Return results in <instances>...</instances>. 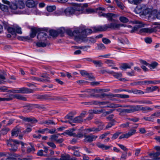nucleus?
Here are the masks:
<instances>
[{"label":"nucleus","instance_id":"09e8293b","mask_svg":"<svg viewBox=\"0 0 160 160\" xmlns=\"http://www.w3.org/2000/svg\"><path fill=\"white\" fill-rule=\"evenodd\" d=\"M121 68L123 69L130 68H131V66L128 63H124L122 64Z\"/></svg>","mask_w":160,"mask_h":160},{"label":"nucleus","instance_id":"bb28decb","mask_svg":"<svg viewBox=\"0 0 160 160\" xmlns=\"http://www.w3.org/2000/svg\"><path fill=\"white\" fill-rule=\"evenodd\" d=\"M158 87L156 86H152V87H147L146 90L147 91V92H153L156 90L158 89Z\"/></svg>","mask_w":160,"mask_h":160},{"label":"nucleus","instance_id":"052dcab7","mask_svg":"<svg viewBox=\"0 0 160 160\" xmlns=\"http://www.w3.org/2000/svg\"><path fill=\"white\" fill-rule=\"evenodd\" d=\"M102 42L105 44H108L111 42V41L110 40L105 38H103L102 39Z\"/></svg>","mask_w":160,"mask_h":160},{"label":"nucleus","instance_id":"c85d7f7f","mask_svg":"<svg viewBox=\"0 0 160 160\" xmlns=\"http://www.w3.org/2000/svg\"><path fill=\"white\" fill-rule=\"evenodd\" d=\"M142 83H144V84L147 83L148 84H157L160 83V80L144 81L143 82H142Z\"/></svg>","mask_w":160,"mask_h":160},{"label":"nucleus","instance_id":"4468645a","mask_svg":"<svg viewBox=\"0 0 160 160\" xmlns=\"http://www.w3.org/2000/svg\"><path fill=\"white\" fill-rule=\"evenodd\" d=\"M80 30V35H79L81 37H86L85 36H82V35L85 34V35H88L92 33V29L90 28H87L85 29L84 30L82 31L80 28H77L75 30Z\"/></svg>","mask_w":160,"mask_h":160},{"label":"nucleus","instance_id":"7ed1b4c3","mask_svg":"<svg viewBox=\"0 0 160 160\" xmlns=\"http://www.w3.org/2000/svg\"><path fill=\"white\" fill-rule=\"evenodd\" d=\"M7 145L8 147H11L9 148L10 150L12 152H16L18 149V145L21 144L22 146H24V143L21 142H19L17 140L9 139L7 141Z\"/></svg>","mask_w":160,"mask_h":160},{"label":"nucleus","instance_id":"ea45409f","mask_svg":"<svg viewBox=\"0 0 160 160\" xmlns=\"http://www.w3.org/2000/svg\"><path fill=\"white\" fill-rule=\"evenodd\" d=\"M98 49L99 50H103L106 48L105 46L102 43L97 44Z\"/></svg>","mask_w":160,"mask_h":160},{"label":"nucleus","instance_id":"774afa93","mask_svg":"<svg viewBox=\"0 0 160 160\" xmlns=\"http://www.w3.org/2000/svg\"><path fill=\"white\" fill-rule=\"evenodd\" d=\"M6 75V72L4 71H3L2 72L0 73V78L2 79H5V77Z\"/></svg>","mask_w":160,"mask_h":160},{"label":"nucleus","instance_id":"a211bd4d","mask_svg":"<svg viewBox=\"0 0 160 160\" xmlns=\"http://www.w3.org/2000/svg\"><path fill=\"white\" fill-rule=\"evenodd\" d=\"M133 103L137 104H152V102L148 100H136L132 102Z\"/></svg>","mask_w":160,"mask_h":160},{"label":"nucleus","instance_id":"49530a36","mask_svg":"<svg viewBox=\"0 0 160 160\" xmlns=\"http://www.w3.org/2000/svg\"><path fill=\"white\" fill-rule=\"evenodd\" d=\"M35 151V149L32 146L31 147H28L27 149V153H33Z\"/></svg>","mask_w":160,"mask_h":160},{"label":"nucleus","instance_id":"37998d69","mask_svg":"<svg viewBox=\"0 0 160 160\" xmlns=\"http://www.w3.org/2000/svg\"><path fill=\"white\" fill-rule=\"evenodd\" d=\"M58 34V32L55 30H52L50 31V34L53 37L57 36Z\"/></svg>","mask_w":160,"mask_h":160},{"label":"nucleus","instance_id":"6ab92c4d","mask_svg":"<svg viewBox=\"0 0 160 160\" xmlns=\"http://www.w3.org/2000/svg\"><path fill=\"white\" fill-rule=\"evenodd\" d=\"M78 148L76 146H73L72 147H69L68 149L70 150H72L74 151L73 153V155L76 157L80 156V154L78 150H77Z\"/></svg>","mask_w":160,"mask_h":160},{"label":"nucleus","instance_id":"6e6552de","mask_svg":"<svg viewBox=\"0 0 160 160\" xmlns=\"http://www.w3.org/2000/svg\"><path fill=\"white\" fill-rule=\"evenodd\" d=\"M113 22L109 24H106V30L108 28H110L114 30H119L118 23V21L115 20L113 21Z\"/></svg>","mask_w":160,"mask_h":160},{"label":"nucleus","instance_id":"a18cd8bd","mask_svg":"<svg viewBox=\"0 0 160 160\" xmlns=\"http://www.w3.org/2000/svg\"><path fill=\"white\" fill-rule=\"evenodd\" d=\"M160 116V111L156 112L154 113L151 115V117H152L153 119L154 118L159 117Z\"/></svg>","mask_w":160,"mask_h":160},{"label":"nucleus","instance_id":"39448f33","mask_svg":"<svg viewBox=\"0 0 160 160\" xmlns=\"http://www.w3.org/2000/svg\"><path fill=\"white\" fill-rule=\"evenodd\" d=\"M72 5L75 6V7L73 8L68 7L64 10V13L66 16H69L76 14L77 12L79 11L78 4L72 3Z\"/></svg>","mask_w":160,"mask_h":160},{"label":"nucleus","instance_id":"dca6fc26","mask_svg":"<svg viewBox=\"0 0 160 160\" xmlns=\"http://www.w3.org/2000/svg\"><path fill=\"white\" fill-rule=\"evenodd\" d=\"M106 24L103 26H98L97 27H94L92 28L93 32H102L106 30Z\"/></svg>","mask_w":160,"mask_h":160},{"label":"nucleus","instance_id":"e433bc0d","mask_svg":"<svg viewBox=\"0 0 160 160\" xmlns=\"http://www.w3.org/2000/svg\"><path fill=\"white\" fill-rule=\"evenodd\" d=\"M158 65V63L156 62H153L151 64H148V67L151 69H154L156 68Z\"/></svg>","mask_w":160,"mask_h":160},{"label":"nucleus","instance_id":"5701e85b","mask_svg":"<svg viewBox=\"0 0 160 160\" xmlns=\"http://www.w3.org/2000/svg\"><path fill=\"white\" fill-rule=\"evenodd\" d=\"M26 6L29 8H32L35 6V2L33 0H28L26 2Z\"/></svg>","mask_w":160,"mask_h":160},{"label":"nucleus","instance_id":"f704fd0d","mask_svg":"<svg viewBox=\"0 0 160 160\" xmlns=\"http://www.w3.org/2000/svg\"><path fill=\"white\" fill-rule=\"evenodd\" d=\"M59 135H60V134H53L51 135L50 138L51 140L56 142L58 138Z\"/></svg>","mask_w":160,"mask_h":160},{"label":"nucleus","instance_id":"7c9ffc66","mask_svg":"<svg viewBox=\"0 0 160 160\" xmlns=\"http://www.w3.org/2000/svg\"><path fill=\"white\" fill-rule=\"evenodd\" d=\"M55 160H70V155L68 154L62 155L60 159L55 158Z\"/></svg>","mask_w":160,"mask_h":160},{"label":"nucleus","instance_id":"473e14b6","mask_svg":"<svg viewBox=\"0 0 160 160\" xmlns=\"http://www.w3.org/2000/svg\"><path fill=\"white\" fill-rule=\"evenodd\" d=\"M130 93H133L135 94H143L144 93V92L142 91L137 89L132 90L129 91Z\"/></svg>","mask_w":160,"mask_h":160},{"label":"nucleus","instance_id":"de8ad7c7","mask_svg":"<svg viewBox=\"0 0 160 160\" xmlns=\"http://www.w3.org/2000/svg\"><path fill=\"white\" fill-rule=\"evenodd\" d=\"M86 131L88 132H98L97 130V128H96L95 127L87 128L86 129Z\"/></svg>","mask_w":160,"mask_h":160},{"label":"nucleus","instance_id":"f257e3e1","mask_svg":"<svg viewBox=\"0 0 160 160\" xmlns=\"http://www.w3.org/2000/svg\"><path fill=\"white\" fill-rule=\"evenodd\" d=\"M80 30L77 29L74 30L72 32L71 30L68 29L66 31L67 33L71 36H74V40L77 42H79L89 41L90 43H94L96 42L95 39L93 38L90 37L87 38L86 37L80 36Z\"/></svg>","mask_w":160,"mask_h":160},{"label":"nucleus","instance_id":"20e7f679","mask_svg":"<svg viewBox=\"0 0 160 160\" xmlns=\"http://www.w3.org/2000/svg\"><path fill=\"white\" fill-rule=\"evenodd\" d=\"M25 7L24 2L22 0H19L14 2H12L10 4V8L12 10L22 9Z\"/></svg>","mask_w":160,"mask_h":160},{"label":"nucleus","instance_id":"4c0bfd02","mask_svg":"<svg viewBox=\"0 0 160 160\" xmlns=\"http://www.w3.org/2000/svg\"><path fill=\"white\" fill-rule=\"evenodd\" d=\"M10 129L8 128H4L1 130L0 134L2 135L6 134Z\"/></svg>","mask_w":160,"mask_h":160},{"label":"nucleus","instance_id":"423d86ee","mask_svg":"<svg viewBox=\"0 0 160 160\" xmlns=\"http://www.w3.org/2000/svg\"><path fill=\"white\" fill-rule=\"evenodd\" d=\"M132 22L133 24H135L137 25L136 26L132 28V29L130 31V32L133 33L137 31L138 29L142 27H144V24L142 22L138 20H134L132 21Z\"/></svg>","mask_w":160,"mask_h":160},{"label":"nucleus","instance_id":"2eb2a0df","mask_svg":"<svg viewBox=\"0 0 160 160\" xmlns=\"http://www.w3.org/2000/svg\"><path fill=\"white\" fill-rule=\"evenodd\" d=\"M20 118L24 121L30 122L31 123H36L38 122V120L34 118L33 117H25L22 116L19 117Z\"/></svg>","mask_w":160,"mask_h":160},{"label":"nucleus","instance_id":"393cba45","mask_svg":"<svg viewBox=\"0 0 160 160\" xmlns=\"http://www.w3.org/2000/svg\"><path fill=\"white\" fill-rule=\"evenodd\" d=\"M150 157L152 158V160H158V157L159 156V153L157 152H151L149 154Z\"/></svg>","mask_w":160,"mask_h":160},{"label":"nucleus","instance_id":"79ce46f5","mask_svg":"<svg viewBox=\"0 0 160 160\" xmlns=\"http://www.w3.org/2000/svg\"><path fill=\"white\" fill-rule=\"evenodd\" d=\"M7 30L8 32L11 33L12 35L15 34V27L14 28L8 27Z\"/></svg>","mask_w":160,"mask_h":160},{"label":"nucleus","instance_id":"13d9d810","mask_svg":"<svg viewBox=\"0 0 160 160\" xmlns=\"http://www.w3.org/2000/svg\"><path fill=\"white\" fill-rule=\"evenodd\" d=\"M127 157V152L125 153H122L120 159V160H125Z\"/></svg>","mask_w":160,"mask_h":160},{"label":"nucleus","instance_id":"9b49d317","mask_svg":"<svg viewBox=\"0 0 160 160\" xmlns=\"http://www.w3.org/2000/svg\"><path fill=\"white\" fill-rule=\"evenodd\" d=\"M136 130L135 129H132L130 130L128 133L124 134H123L121 135L119 138L120 139L124 138H128L131 136L134 135L136 132Z\"/></svg>","mask_w":160,"mask_h":160},{"label":"nucleus","instance_id":"6e6d98bb","mask_svg":"<svg viewBox=\"0 0 160 160\" xmlns=\"http://www.w3.org/2000/svg\"><path fill=\"white\" fill-rule=\"evenodd\" d=\"M112 72L108 70L102 69L100 71V73L103 74L107 72L109 74L112 73Z\"/></svg>","mask_w":160,"mask_h":160},{"label":"nucleus","instance_id":"ddd939ff","mask_svg":"<svg viewBox=\"0 0 160 160\" xmlns=\"http://www.w3.org/2000/svg\"><path fill=\"white\" fill-rule=\"evenodd\" d=\"M153 108H150L148 106L142 107V106L137 105H136L137 111L142 110L144 112H146L148 111H152L153 110Z\"/></svg>","mask_w":160,"mask_h":160},{"label":"nucleus","instance_id":"f3484780","mask_svg":"<svg viewBox=\"0 0 160 160\" xmlns=\"http://www.w3.org/2000/svg\"><path fill=\"white\" fill-rule=\"evenodd\" d=\"M145 8V5L141 4L137 6L134 9V12L136 14L141 13L142 14L143 9Z\"/></svg>","mask_w":160,"mask_h":160},{"label":"nucleus","instance_id":"a878e982","mask_svg":"<svg viewBox=\"0 0 160 160\" xmlns=\"http://www.w3.org/2000/svg\"><path fill=\"white\" fill-rule=\"evenodd\" d=\"M112 97H118V98H129V96L128 95L126 94H112L110 96Z\"/></svg>","mask_w":160,"mask_h":160},{"label":"nucleus","instance_id":"4d7b16f0","mask_svg":"<svg viewBox=\"0 0 160 160\" xmlns=\"http://www.w3.org/2000/svg\"><path fill=\"white\" fill-rule=\"evenodd\" d=\"M118 40L120 42V43L122 44H128L129 43V41L127 39H126L125 40H124L122 39H120L118 38Z\"/></svg>","mask_w":160,"mask_h":160},{"label":"nucleus","instance_id":"8fccbe9b","mask_svg":"<svg viewBox=\"0 0 160 160\" xmlns=\"http://www.w3.org/2000/svg\"><path fill=\"white\" fill-rule=\"evenodd\" d=\"M121 133L120 132H117L114 134L112 137L111 139L112 140H113L117 138L119 135Z\"/></svg>","mask_w":160,"mask_h":160},{"label":"nucleus","instance_id":"b1692460","mask_svg":"<svg viewBox=\"0 0 160 160\" xmlns=\"http://www.w3.org/2000/svg\"><path fill=\"white\" fill-rule=\"evenodd\" d=\"M20 132L19 129L17 126H16L13 129L12 131V136H17Z\"/></svg>","mask_w":160,"mask_h":160},{"label":"nucleus","instance_id":"aec40b11","mask_svg":"<svg viewBox=\"0 0 160 160\" xmlns=\"http://www.w3.org/2000/svg\"><path fill=\"white\" fill-rule=\"evenodd\" d=\"M11 96L13 98H16L18 100L23 101H26L27 98L26 97L21 94H15L11 95Z\"/></svg>","mask_w":160,"mask_h":160},{"label":"nucleus","instance_id":"3c124183","mask_svg":"<svg viewBox=\"0 0 160 160\" xmlns=\"http://www.w3.org/2000/svg\"><path fill=\"white\" fill-rule=\"evenodd\" d=\"M129 3L134 4L137 5L139 3V0H128Z\"/></svg>","mask_w":160,"mask_h":160},{"label":"nucleus","instance_id":"bf43d9fd","mask_svg":"<svg viewBox=\"0 0 160 160\" xmlns=\"http://www.w3.org/2000/svg\"><path fill=\"white\" fill-rule=\"evenodd\" d=\"M105 62L108 64L109 66H112L114 64L113 61L111 60H107L105 61Z\"/></svg>","mask_w":160,"mask_h":160},{"label":"nucleus","instance_id":"f8f14e48","mask_svg":"<svg viewBox=\"0 0 160 160\" xmlns=\"http://www.w3.org/2000/svg\"><path fill=\"white\" fill-rule=\"evenodd\" d=\"M158 28V27H156L152 28H142L140 30L139 33L140 34L143 32L149 33H151L156 31L157 30H156V28Z\"/></svg>","mask_w":160,"mask_h":160},{"label":"nucleus","instance_id":"58836bf2","mask_svg":"<svg viewBox=\"0 0 160 160\" xmlns=\"http://www.w3.org/2000/svg\"><path fill=\"white\" fill-rule=\"evenodd\" d=\"M119 19L121 22L123 23H127L129 21L128 18L124 16L120 17Z\"/></svg>","mask_w":160,"mask_h":160},{"label":"nucleus","instance_id":"a19ab883","mask_svg":"<svg viewBox=\"0 0 160 160\" xmlns=\"http://www.w3.org/2000/svg\"><path fill=\"white\" fill-rule=\"evenodd\" d=\"M145 9H143V10L142 14L146 15L149 13L150 10L146 5H145Z\"/></svg>","mask_w":160,"mask_h":160},{"label":"nucleus","instance_id":"4be33fe9","mask_svg":"<svg viewBox=\"0 0 160 160\" xmlns=\"http://www.w3.org/2000/svg\"><path fill=\"white\" fill-rule=\"evenodd\" d=\"M31 32L30 34V37L31 38H34L37 33H38L40 31L39 28H32L31 29Z\"/></svg>","mask_w":160,"mask_h":160},{"label":"nucleus","instance_id":"69168bd1","mask_svg":"<svg viewBox=\"0 0 160 160\" xmlns=\"http://www.w3.org/2000/svg\"><path fill=\"white\" fill-rule=\"evenodd\" d=\"M86 78H88L89 80H92L94 79V77L91 74L88 73L86 75Z\"/></svg>","mask_w":160,"mask_h":160},{"label":"nucleus","instance_id":"680f3d73","mask_svg":"<svg viewBox=\"0 0 160 160\" xmlns=\"http://www.w3.org/2000/svg\"><path fill=\"white\" fill-rule=\"evenodd\" d=\"M47 144L52 147L53 148H56V146L55 144L53 142H47Z\"/></svg>","mask_w":160,"mask_h":160},{"label":"nucleus","instance_id":"cd10ccee","mask_svg":"<svg viewBox=\"0 0 160 160\" xmlns=\"http://www.w3.org/2000/svg\"><path fill=\"white\" fill-rule=\"evenodd\" d=\"M67 134L70 136H73L76 135V134L75 133L72 132V130H68L66 131V132L62 133V134L65 135Z\"/></svg>","mask_w":160,"mask_h":160},{"label":"nucleus","instance_id":"5fc2aeb1","mask_svg":"<svg viewBox=\"0 0 160 160\" xmlns=\"http://www.w3.org/2000/svg\"><path fill=\"white\" fill-rule=\"evenodd\" d=\"M47 128H46L42 129H40L37 131H36L35 132L38 133H41V134H44L45 132H47Z\"/></svg>","mask_w":160,"mask_h":160},{"label":"nucleus","instance_id":"c756f323","mask_svg":"<svg viewBox=\"0 0 160 160\" xmlns=\"http://www.w3.org/2000/svg\"><path fill=\"white\" fill-rule=\"evenodd\" d=\"M72 122L75 123H79L83 122V119L82 117L79 116L75 117L72 119Z\"/></svg>","mask_w":160,"mask_h":160},{"label":"nucleus","instance_id":"0e129e2a","mask_svg":"<svg viewBox=\"0 0 160 160\" xmlns=\"http://www.w3.org/2000/svg\"><path fill=\"white\" fill-rule=\"evenodd\" d=\"M56 131V129L55 128L52 129H49L47 128V132L50 133V134H53Z\"/></svg>","mask_w":160,"mask_h":160},{"label":"nucleus","instance_id":"9d476101","mask_svg":"<svg viewBox=\"0 0 160 160\" xmlns=\"http://www.w3.org/2000/svg\"><path fill=\"white\" fill-rule=\"evenodd\" d=\"M102 16L108 18V20L109 21H113L115 20L118 15L117 14H115L113 13H102Z\"/></svg>","mask_w":160,"mask_h":160},{"label":"nucleus","instance_id":"c9c22d12","mask_svg":"<svg viewBox=\"0 0 160 160\" xmlns=\"http://www.w3.org/2000/svg\"><path fill=\"white\" fill-rule=\"evenodd\" d=\"M92 62L95 64L96 66L101 67L102 64L100 60H93L92 61Z\"/></svg>","mask_w":160,"mask_h":160},{"label":"nucleus","instance_id":"412c9836","mask_svg":"<svg viewBox=\"0 0 160 160\" xmlns=\"http://www.w3.org/2000/svg\"><path fill=\"white\" fill-rule=\"evenodd\" d=\"M137 111L136 105L130 107L129 108L125 109V113H129Z\"/></svg>","mask_w":160,"mask_h":160},{"label":"nucleus","instance_id":"72a5a7b5","mask_svg":"<svg viewBox=\"0 0 160 160\" xmlns=\"http://www.w3.org/2000/svg\"><path fill=\"white\" fill-rule=\"evenodd\" d=\"M134 106L132 105H118L117 104H112L111 105V107H112L113 108H117L118 107H126L128 108H129L130 107H133Z\"/></svg>","mask_w":160,"mask_h":160},{"label":"nucleus","instance_id":"338daca9","mask_svg":"<svg viewBox=\"0 0 160 160\" xmlns=\"http://www.w3.org/2000/svg\"><path fill=\"white\" fill-rule=\"evenodd\" d=\"M45 123L47 125L55 124V122L51 120H46Z\"/></svg>","mask_w":160,"mask_h":160},{"label":"nucleus","instance_id":"1a4fd4ad","mask_svg":"<svg viewBox=\"0 0 160 160\" xmlns=\"http://www.w3.org/2000/svg\"><path fill=\"white\" fill-rule=\"evenodd\" d=\"M84 137V139L83 140L84 142H90L95 140L97 138L98 136L92 134H90L85 135Z\"/></svg>","mask_w":160,"mask_h":160},{"label":"nucleus","instance_id":"864d4df0","mask_svg":"<svg viewBox=\"0 0 160 160\" xmlns=\"http://www.w3.org/2000/svg\"><path fill=\"white\" fill-rule=\"evenodd\" d=\"M15 33L16 32L19 34H21L22 32L21 31V29L18 26H16L15 27Z\"/></svg>","mask_w":160,"mask_h":160},{"label":"nucleus","instance_id":"f03ea898","mask_svg":"<svg viewBox=\"0 0 160 160\" xmlns=\"http://www.w3.org/2000/svg\"><path fill=\"white\" fill-rule=\"evenodd\" d=\"M47 32H40L37 35V38L39 41L36 43V45L38 47H44L48 45L49 43L46 41L48 38Z\"/></svg>","mask_w":160,"mask_h":160},{"label":"nucleus","instance_id":"2f4dec72","mask_svg":"<svg viewBox=\"0 0 160 160\" xmlns=\"http://www.w3.org/2000/svg\"><path fill=\"white\" fill-rule=\"evenodd\" d=\"M111 72H112L110 74L112 75L113 76L116 78L119 79V78L121 77L122 76V74L121 72H115L113 71H111Z\"/></svg>","mask_w":160,"mask_h":160},{"label":"nucleus","instance_id":"c03bdc74","mask_svg":"<svg viewBox=\"0 0 160 160\" xmlns=\"http://www.w3.org/2000/svg\"><path fill=\"white\" fill-rule=\"evenodd\" d=\"M47 10L49 12H52L56 9V7L55 6H50L47 7Z\"/></svg>","mask_w":160,"mask_h":160},{"label":"nucleus","instance_id":"e2e57ef3","mask_svg":"<svg viewBox=\"0 0 160 160\" xmlns=\"http://www.w3.org/2000/svg\"><path fill=\"white\" fill-rule=\"evenodd\" d=\"M73 117V116L72 115V113H69L65 117V118L66 119L72 120V118Z\"/></svg>","mask_w":160,"mask_h":160},{"label":"nucleus","instance_id":"0eeeda50","mask_svg":"<svg viewBox=\"0 0 160 160\" xmlns=\"http://www.w3.org/2000/svg\"><path fill=\"white\" fill-rule=\"evenodd\" d=\"M33 92V91L30 89L22 87L15 89V93L25 94L32 93Z\"/></svg>","mask_w":160,"mask_h":160},{"label":"nucleus","instance_id":"603ef678","mask_svg":"<svg viewBox=\"0 0 160 160\" xmlns=\"http://www.w3.org/2000/svg\"><path fill=\"white\" fill-rule=\"evenodd\" d=\"M102 111H99L98 110H90L89 111V112L90 114H99L102 112Z\"/></svg>","mask_w":160,"mask_h":160}]
</instances>
